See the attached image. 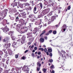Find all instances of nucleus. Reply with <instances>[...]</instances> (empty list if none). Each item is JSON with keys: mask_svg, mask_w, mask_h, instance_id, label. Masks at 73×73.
<instances>
[{"mask_svg": "<svg viewBox=\"0 0 73 73\" xmlns=\"http://www.w3.org/2000/svg\"><path fill=\"white\" fill-rule=\"evenodd\" d=\"M11 38L12 40H15V39H16V37H15V36H13L11 37Z\"/></svg>", "mask_w": 73, "mask_h": 73, "instance_id": "nucleus-37", "label": "nucleus"}, {"mask_svg": "<svg viewBox=\"0 0 73 73\" xmlns=\"http://www.w3.org/2000/svg\"><path fill=\"white\" fill-rule=\"evenodd\" d=\"M30 40H31V41L32 42V41H33V40H34V38H31L30 39Z\"/></svg>", "mask_w": 73, "mask_h": 73, "instance_id": "nucleus-46", "label": "nucleus"}, {"mask_svg": "<svg viewBox=\"0 0 73 73\" xmlns=\"http://www.w3.org/2000/svg\"><path fill=\"white\" fill-rule=\"evenodd\" d=\"M2 61L3 62H5V59L4 58L2 59Z\"/></svg>", "mask_w": 73, "mask_h": 73, "instance_id": "nucleus-52", "label": "nucleus"}, {"mask_svg": "<svg viewBox=\"0 0 73 73\" xmlns=\"http://www.w3.org/2000/svg\"><path fill=\"white\" fill-rule=\"evenodd\" d=\"M38 55H40V54H41V52H40V51L38 53Z\"/></svg>", "mask_w": 73, "mask_h": 73, "instance_id": "nucleus-62", "label": "nucleus"}, {"mask_svg": "<svg viewBox=\"0 0 73 73\" xmlns=\"http://www.w3.org/2000/svg\"><path fill=\"white\" fill-rule=\"evenodd\" d=\"M48 4H49V3H48V1H46L44 3V4L45 5H47L48 6Z\"/></svg>", "mask_w": 73, "mask_h": 73, "instance_id": "nucleus-33", "label": "nucleus"}, {"mask_svg": "<svg viewBox=\"0 0 73 73\" xmlns=\"http://www.w3.org/2000/svg\"><path fill=\"white\" fill-rule=\"evenodd\" d=\"M10 19H11V20H14V17H10Z\"/></svg>", "mask_w": 73, "mask_h": 73, "instance_id": "nucleus-45", "label": "nucleus"}, {"mask_svg": "<svg viewBox=\"0 0 73 73\" xmlns=\"http://www.w3.org/2000/svg\"><path fill=\"white\" fill-rule=\"evenodd\" d=\"M3 31L5 33H7L8 31H9V29L7 27V26H6L5 28H4L3 29Z\"/></svg>", "mask_w": 73, "mask_h": 73, "instance_id": "nucleus-3", "label": "nucleus"}, {"mask_svg": "<svg viewBox=\"0 0 73 73\" xmlns=\"http://www.w3.org/2000/svg\"><path fill=\"white\" fill-rule=\"evenodd\" d=\"M9 73V71L8 70H5L4 71V72H3V73Z\"/></svg>", "mask_w": 73, "mask_h": 73, "instance_id": "nucleus-35", "label": "nucleus"}, {"mask_svg": "<svg viewBox=\"0 0 73 73\" xmlns=\"http://www.w3.org/2000/svg\"><path fill=\"white\" fill-rule=\"evenodd\" d=\"M21 14L23 18H26V15H27V13H26L25 12H23L21 13Z\"/></svg>", "mask_w": 73, "mask_h": 73, "instance_id": "nucleus-10", "label": "nucleus"}, {"mask_svg": "<svg viewBox=\"0 0 73 73\" xmlns=\"http://www.w3.org/2000/svg\"><path fill=\"white\" fill-rule=\"evenodd\" d=\"M58 53L60 54V56L62 57H64V55L61 53V52H58Z\"/></svg>", "mask_w": 73, "mask_h": 73, "instance_id": "nucleus-26", "label": "nucleus"}, {"mask_svg": "<svg viewBox=\"0 0 73 73\" xmlns=\"http://www.w3.org/2000/svg\"><path fill=\"white\" fill-rule=\"evenodd\" d=\"M61 52L62 53H63L64 54H65V53H66V52H65V51L63 50H62L61 51Z\"/></svg>", "mask_w": 73, "mask_h": 73, "instance_id": "nucleus-44", "label": "nucleus"}, {"mask_svg": "<svg viewBox=\"0 0 73 73\" xmlns=\"http://www.w3.org/2000/svg\"><path fill=\"white\" fill-rule=\"evenodd\" d=\"M46 15V14L44 12V11H43L41 13L42 16H44V15Z\"/></svg>", "mask_w": 73, "mask_h": 73, "instance_id": "nucleus-25", "label": "nucleus"}, {"mask_svg": "<svg viewBox=\"0 0 73 73\" xmlns=\"http://www.w3.org/2000/svg\"><path fill=\"white\" fill-rule=\"evenodd\" d=\"M42 27V25H41V26H39L38 27L40 29H41V27Z\"/></svg>", "mask_w": 73, "mask_h": 73, "instance_id": "nucleus-55", "label": "nucleus"}, {"mask_svg": "<svg viewBox=\"0 0 73 73\" xmlns=\"http://www.w3.org/2000/svg\"><path fill=\"white\" fill-rule=\"evenodd\" d=\"M3 51L5 54H5V56H8V53H7V51L5 49H3Z\"/></svg>", "mask_w": 73, "mask_h": 73, "instance_id": "nucleus-18", "label": "nucleus"}, {"mask_svg": "<svg viewBox=\"0 0 73 73\" xmlns=\"http://www.w3.org/2000/svg\"><path fill=\"white\" fill-rule=\"evenodd\" d=\"M6 15L7 14H6L4 13L3 12L2 15V16L3 17L2 19H4V18L5 17V16H6Z\"/></svg>", "mask_w": 73, "mask_h": 73, "instance_id": "nucleus-17", "label": "nucleus"}, {"mask_svg": "<svg viewBox=\"0 0 73 73\" xmlns=\"http://www.w3.org/2000/svg\"><path fill=\"white\" fill-rule=\"evenodd\" d=\"M7 12H8V9H5L3 11V13H5L7 15Z\"/></svg>", "mask_w": 73, "mask_h": 73, "instance_id": "nucleus-24", "label": "nucleus"}, {"mask_svg": "<svg viewBox=\"0 0 73 73\" xmlns=\"http://www.w3.org/2000/svg\"><path fill=\"white\" fill-rule=\"evenodd\" d=\"M15 57L16 58H17L19 57V55L16 54L15 55Z\"/></svg>", "mask_w": 73, "mask_h": 73, "instance_id": "nucleus-48", "label": "nucleus"}, {"mask_svg": "<svg viewBox=\"0 0 73 73\" xmlns=\"http://www.w3.org/2000/svg\"><path fill=\"white\" fill-rule=\"evenodd\" d=\"M23 5H24L25 7H29L30 5V4L28 3H23Z\"/></svg>", "mask_w": 73, "mask_h": 73, "instance_id": "nucleus-15", "label": "nucleus"}, {"mask_svg": "<svg viewBox=\"0 0 73 73\" xmlns=\"http://www.w3.org/2000/svg\"><path fill=\"white\" fill-rule=\"evenodd\" d=\"M19 17L17 16L16 18V20H15L16 22H17V21H19Z\"/></svg>", "mask_w": 73, "mask_h": 73, "instance_id": "nucleus-30", "label": "nucleus"}, {"mask_svg": "<svg viewBox=\"0 0 73 73\" xmlns=\"http://www.w3.org/2000/svg\"><path fill=\"white\" fill-rule=\"evenodd\" d=\"M29 31H32V30L31 29V28H29Z\"/></svg>", "mask_w": 73, "mask_h": 73, "instance_id": "nucleus-61", "label": "nucleus"}, {"mask_svg": "<svg viewBox=\"0 0 73 73\" xmlns=\"http://www.w3.org/2000/svg\"><path fill=\"white\" fill-rule=\"evenodd\" d=\"M23 69L26 72H28L29 71V68H28V66H24L23 67Z\"/></svg>", "mask_w": 73, "mask_h": 73, "instance_id": "nucleus-5", "label": "nucleus"}, {"mask_svg": "<svg viewBox=\"0 0 73 73\" xmlns=\"http://www.w3.org/2000/svg\"><path fill=\"white\" fill-rule=\"evenodd\" d=\"M19 6L21 8H23V5H22L21 4H20V5H19Z\"/></svg>", "mask_w": 73, "mask_h": 73, "instance_id": "nucleus-34", "label": "nucleus"}, {"mask_svg": "<svg viewBox=\"0 0 73 73\" xmlns=\"http://www.w3.org/2000/svg\"><path fill=\"white\" fill-rule=\"evenodd\" d=\"M37 8L38 9V11H40L42 8V4L41 3H40L39 4L36 5L34 8L33 11L34 13H37Z\"/></svg>", "mask_w": 73, "mask_h": 73, "instance_id": "nucleus-1", "label": "nucleus"}, {"mask_svg": "<svg viewBox=\"0 0 73 73\" xmlns=\"http://www.w3.org/2000/svg\"><path fill=\"white\" fill-rule=\"evenodd\" d=\"M29 17V18H33V17H35V15L33 14H30Z\"/></svg>", "mask_w": 73, "mask_h": 73, "instance_id": "nucleus-21", "label": "nucleus"}, {"mask_svg": "<svg viewBox=\"0 0 73 73\" xmlns=\"http://www.w3.org/2000/svg\"><path fill=\"white\" fill-rule=\"evenodd\" d=\"M42 70L44 73H46V69L43 68Z\"/></svg>", "mask_w": 73, "mask_h": 73, "instance_id": "nucleus-36", "label": "nucleus"}, {"mask_svg": "<svg viewBox=\"0 0 73 73\" xmlns=\"http://www.w3.org/2000/svg\"><path fill=\"white\" fill-rule=\"evenodd\" d=\"M18 37H19V38H20V37H21V35H18Z\"/></svg>", "mask_w": 73, "mask_h": 73, "instance_id": "nucleus-56", "label": "nucleus"}, {"mask_svg": "<svg viewBox=\"0 0 73 73\" xmlns=\"http://www.w3.org/2000/svg\"><path fill=\"white\" fill-rule=\"evenodd\" d=\"M50 68L51 69H54V67L53 65H52L51 66Z\"/></svg>", "mask_w": 73, "mask_h": 73, "instance_id": "nucleus-38", "label": "nucleus"}, {"mask_svg": "<svg viewBox=\"0 0 73 73\" xmlns=\"http://www.w3.org/2000/svg\"><path fill=\"white\" fill-rule=\"evenodd\" d=\"M30 34H31V33H28L27 34V36H28L27 37V38H29V37H31V35H30Z\"/></svg>", "mask_w": 73, "mask_h": 73, "instance_id": "nucleus-31", "label": "nucleus"}, {"mask_svg": "<svg viewBox=\"0 0 73 73\" xmlns=\"http://www.w3.org/2000/svg\"><path fill=\"white\" fill-rule=\"evenodd\" d=\"M40 62H38L37 63V66H38L39 67H40L41 66V64H40L39 63Z\"/></svg>", "mask_w": 73, "mask_h": 73, "instance_id": "nucleus-27", "label": "nucleus"}, {"mask_svg": "<svg viewBox=\"0 0 73 73\" xmlns=\"http://www.w3.org/2000/svg\"><path fill=\"white\" fill-rule=\"evenodd\" d=\"M8 40H9V38H6L5 39L3 40V42H8Z\"/></svg>", "mask_w": 73, "mask_h": 73, "instance_id": "nucleus-12", "label": "nucleus"}, {"mask_svg": "<svg viewBox=\"0 0 73 73\" xmlns=\"http://www.w3.org/2000/svg\"><path fill=\"white\" fill-rule=\"evenodd\" d=\"M53 32V31L52 30H50L49 31H48V33H49V34L50 33H52V32Z\"/></svg>", "mask_w": 73, "mask_h": 73, "instance_id": "nucleus-41", "label": "nucleus"}, {"mask_svg": "<svg viewBox=\"0 0 73 73\" xmlns=\"http://www.w3.org/2000/svg\"><path fill=\"white\" fill-rule=\"evenodd\" d=\"M46 32L45 31V30H44V31H43V33H42L40 35V36H42V35H44V33H45Z\"/></svg>", "mask_w": 73, "mask_h": 73, "instance_id": "nucleus-29", "label": "nucleus"}, {"mask_svg": "<svg viewBox=\"0 0 73 73\" xmlns=\"http://www.w3.org/2000/svg\"><path fill=\"white\" fill-rule=\"evenodd\" d=\"M48 52L49 53H50L51 52H52V50L50 48H48Z\"/></svg>", "mask_w": 73, "mask_h": 73, "instance_id": "nucleus-32", "label": "nucleus"}, {"mask_svg": "<svg viewBox=\"0 0 73 73\" xmlns=\"http://www.w3.org/2000/svg\"><path fill=\"white\" fill-rule=\"evenodd\" d=\"M31 42H30L28 43V45H31Z\"/></svg>", "mask_w": 73, "mask_h": 73, "instance_id": "nucleus-63", "label": "nucleus"}, {"mask_svg": "<svg viewBox=\"0 0 73 73\" xmlns=\"http://www.w3.org/2000/svg\"><path fill=\"white\" fill-rule=\"evenodd\" d=\"M41 50L42 51H44V49L42 48H40L39 49V50Z\"/></svg>", "mask_w": 73, "mask_h": 73, "instance_id": "nucleus-40", "label": "nucleus"}, {"mask_svg": "<svg viewBox=\"0 0 73 73\" xmlns=\"http://www.w3.org/2000/svg\"><path fill=\"white\" fill-rule=\"evenodd\" d=\"M2 71H3V69L2 68H0V73H1Z\"/></svg>", "mask_w": 73, "mask_h": 73, "instance_id": "nucleus-49", "label": "nucleus"}, {"mask_svg": "<svg viewBox=\"0 0 73 73\" xmlns=\"http://www.w3.org/2000/svg\"><path fill=\"white\" fill-rule=\"evenodd\" d=\"M29 27H31L33 26V23H29Z\"/></svg>", "mask_w": 73, "mask_h": 73, "instance_id": "nucleus-39", "label": "nucleus"}, {"mask_svg": "<svg viewBox=\"0 0 73 73\" xmlns=\"http://www.w3.org/2000/svg\"><path fill=\"white\" fill-rule=\"evenodd\" d=\"M10 46H11V44L10 43H6L4 44V48L7 49L8 48H10Z\"/></svg>", "mask_w": 73, "mask_h": 73, "instance_id": "nucleus-4", "label": "nucleus"}, {"mask_svg": "<svg viewBox=\"0 0 73 73\" xmlns=\"http://www.w3.org/2000/svg\"><path fill=\"white\" fill-rule=\"evenodd\" d=\"M49 55L50 57H52V53H50V54H49Z\"/></svg>", "mask_w": 73, "mask_h": 73, "instance_id": "nucleus-53", "label": "nucleus"}, {"mask_svg": "<svg viewBox=\"0 0 73 73\" xmlns=\"http://www.w3.org/2000/svg\"><path fill=\"white\" fill-rule=\"evenodd\" d=\"M70 8H71V7H70V6H68V10H70Z\"/></svg>", "mask_w": 73, "mask_h": 73, "instance_id": "nucleus-51", "label": "nucleus"}, {"mask_svg": "<svg viewBox=\"0 0 73 73\" xmlns=\"http://www.w3.org/2000/svg\"><path fill=\"white\" fill-rule=\"evenodd\" d=\"M53 34L54 35H56L57 33V31H54L53 32Z\"/></svg>", "mask_w": 73, "mask_h": 73, "instance_id": "nucleus-42", "label": "nucleus"}, {"mask_svg": "<svg viewBox=\"0 0 73 73\" xmlns=\"http://www.w3.org/2000/svg\"><path fill=\"white\" fill-rule=\"evenodd\" d=\"M38 29H39L38 28V27H36L34 28V30L33 31V33L34 34H36V33H37V31H38Z\"/></svg>", "mask_w": 73, "mask_h": 73, "instance_id": "nucleus-6", "label": "nucleus"}, {"mask_svg": "<svg viewBox=\"0 0 73 73\" xmlns=\"http://www.w3.org/2000/svg\"><path fill=\"white\" fill-rule=\"evenodd\" d=\"M43 11L46 14H48V12H49V11H50V8L45 9Z\"/></svg>", "mask_w": 73, "mask_h": 73, "instance_id": "nucleus-7", "label": "nucleus"}, {"mask_svg": "<svg viewBox=\"0 0 73 73\" xmlns=\"http://www.w3.org/2000/svg\"><path fill=\"white\" fill-rule=\"evenodd\" d=\"M34 49L35 50H37V47H34Z\"/></svg>", "mask_w": 73, "mask_h": 73, "instance_id": "nucleus-59", "label": "nucleus"}, {"mask_svg": "<svg viewBox=\"0 0 73 73\" xmlns=\"http://www.w3.org/2000/svg\"><path fill=\"white\" fill-rule=\"evenodd\" d=\"M2 54H3V52H0V56H2Z\"/></svg>", "mask_w": 73, "mask_h": 73, "instance_id": "nucleus-57", "label": "nucleus"}, {"mask_svg": "<svg viewBox=\"0 0 73 73\" xmlns=\"http://www.w3.org/2000/svg\"><path fill=\"white\" fill-rule=\"evenodd\" d=\"M48 18L47 19H44V21L45 22H47L48 21Z\"/></svg>", "mask_w": 73, "mask_h": 73, "instance_id": "nucleus-50", "label": "nucleus"}, {"mask_svg": "<svg viewBox=\"0 0 73 73\" xmlns=\"http://www.w3.org/2000/svg\"><path fill=\"white\" fill-rule=\"evenodd\" d=\"M44 19H48V18L46 17V16H45L44 17Z\"/></svg>", "mask_w": 73, "mask_h": 73, "instance_id": "nucleus-60", "label": "nucleus"}, {"mask_svg": "<svg viewBox=\"0 0 73 73\" xmlns=\"http://www.w3.org/2000/svg\"><path fill=\"white\" fill-rule=\"evenodd\" d=\"M53 62V60L51 59L50 60V62Z\"/></svg>", "mask_w": 73, "mask_h": 73, "instance_id": "nucleus-64", "label": "nucleus"}, {"mask_svg": "<svg viewBox=\"0 0 73 73\" xmlns=\"http://www.w3.org/2000/svg\"><path fill=\"white\" fill-rule=\"evenodd\" d=\"M7 50L9 55L11 56L12 54V51L9 49H8Z\"/></svg>", "mask_w": 73, "mask_h": 73, "instance_id": "nucleus-9", "label": "nucleus"}, {"mask_svg": "<svg viewBox=\"0 0 73 73\" xmlns=\"http://www.w3.org/2000/svg\"><path fill=\"white\" fill-rule=\"evenodd\" d=\"M44 52H45V53L46 52H48V51L47 50V49H46V48H45L44 50Z\"/></svg>", "mask_w": 73, "mask_h": 73, "instance_id": "nucleus-47", "label": "nucleus"}, {"mask_svg": "<svg viewBox=\"0 0 73 73\" xmlns=\"http://www.w3.org/2000/svg\"><path fill=\"white\" fill-rule=\"evenodd\" d=\"M39 41L40 42H41V43L44 42V39L41 38L39 39Z\"/></svg>", "mask_w": 73, "mask_h": 73, "instance_id": "nucleus-20", "label": "nucleus"}, {"mask_svg": "<svg viewBox=\"0 0 73 73\" xmlns=\"http://www.w3.org/2000/svg\"><path fill=\"white\" fill-rule=\"evenodd\" d=\"M11 5L13 6V7H14L15 6H17V2H16L14 3H12L11 4Z\"/></svg>", "mask_w": 73, "mask_h": 73, "instance_id": "nucleus-14", "label": "nucleus"}, {"mask_svg": "<svg viewBox=\"0 0 73 73\" xmlns=\"http://www.w3.org/2000/svg\"><path fill=\"white\" fill-rule=\"evenodd\" d=\"M25 38H26V37H25V35H23L21 41V44H24V43L25 42Z\"/></svg>", "mask_w": 73, "mask_h": 73, "instance_id": "nucleus-2", "label": "nucleus"}, {"mask_svg": "<svg viewBox=\"0 0 73 73\" xmlns=\"http://www.w3.org/2000/svg\"><path fill=\"white\" fill-rule=\"evenodd\" d=\"M56 16H53L52 17L51 19L53 21H54V20L56 19Z\"/></svg>", "mask_w": 73, "mask_h": 73, "instance_id": "nucleus-28", "label": "nucleus"}, {"mask_svg": "<svg viewBox=\"0 0 73 73\" xmlns=\"http://www.w3.org/2000/svg\"><path fill=\"white\" fill-rule=\"evenodd\" d=\"M18 32H19L20 33H25V32H27V29H25V32H23L21 31V30H18Z\"/></svg>", "mask_w": 73, "mask_h": 73, "instance_id": "nucleus-13", "label": "nucleus"}, {"mask_svg": "<svg viewBox=\"0 0 73 73\" xmlns=\"http://www.w3.org/2000/svg\"><path fill=\"white\" fill-rule=\"evenodd\" d=\"M48 24H50L51 23H52V21H53L52 19H50L48 20Z\"/></svg>", "mask_w": 73, "mask_h": 73, "instance_id": "nucleus-16", "label": "nucleus"}, {"mask_svg": "<svg viewBox=\"0 0 73 73\" xmlns=\"http://www.w3.org/2000/svg\"><path fill=\"white\" fill-rule=\"evenodd\" d=\"M20 23H21L22 25H24V24H25V23L24 22H25V21L23 20V19H21L19 21Z\"/></svg>", "mask_w": 73, "mask_h": 73, "instance_id": "nucleus-8", "label": "nucleus"}, {"mask_svg": "<svg viewBox=\"0 0 73 73\" xmlns=\"http://www.w3.org/2000/svg\"><path fill=\"white\" fill-rule=\"evenodd\" d=\"M41 21L40 20V22H39L38 23L37 22H36L35 23V25H40V24H41Z\"/></svg>", "mask_w": 73, "mask_h": 73, "instance_id": "nucleus-22", "label": "nucleus"}, {"mask_svg": "<svg viewBox=\"0 0 73 73\" xmlns=\"http://www.w3.org/2000/svg\"><path fill=\"white\" fill-rule=\"evenodd\" d=\"M25 9L27 11H31L32 10V7L29 6V8H26Z\"/></svg>", "mask_w": 73, "mask_h": 73, "instance_id": "nucleus-19", "label": "nucleus"}, {"mask_svg": "<svg viewBox=\"0 0 73 73\" xmlns=\"http://www.w3.org/2000/svg\"><path fill=\"white\" fill-rule=\"evenodd\" d=\"M53 12H54L53 11H51L48 15V16H49H49H52V15L53 14Z\"/></svg>", "mask_w": 73, "mask_h": 73, "instance_id": "nucleus-23", "label": "nucleus"}, {"mask_svg": "<svg viewBox=\"0 0 73 73\" xmlns=\"http://www.w3.org/2000/svg\"><path fill=\"white\" fill-rule=\"evenodd\" d=\"M49 35V33H48H48H46L45 34V35H46V36H47V35H48H48Z\"/></svg>", "mask_w": 73, "mask_h": 73, "instance_id": "nucleus-58", "label": "nucleus"}, {"mask_svg": "<svg viewBox=\"0 0 73 73\" xmlns=\"http://www.w3.org/2000/svg\"><path fill=\"white\" fill-rule=\"evenodd\" d=\"M15 70L16 71H18V72H17V73H21V70H20V68H19L16 67L15 68Z\"/></svg>", "mask_w": 73, "mask_h": 73, "instance_id": "nucleus-11", "label": "nucleus"}, {"mask_svg": "<svg viewBox=\"0 0 73 73\" xmlns=\"http://www.w3.org/2000/svg\"><path fill=\"white\" fill-rule=\"evenodd\" d=\"M44 38L45 40H46L48 39V37H47V36H45L44 37Z\"/></svg>", "mask_w": 73, "mask_h": 73, "instance_id": "nucleus-54", "label": "nucleus"}, {"mask_svg": "<svg viewBox=\"0 0 73 73\" xmlns=\"http://www.w3.org/2000/svg\"><path fill=\"white\" fill-rule=\"evenodd\" d=\"M63 28H66H66H67V27H66V25H64L63 26Z\"/></svg>", "mask_w": 73, "mask_h": 73, "instance_id": "nucleus-43", "label": "nucleus"}]
</instances>
